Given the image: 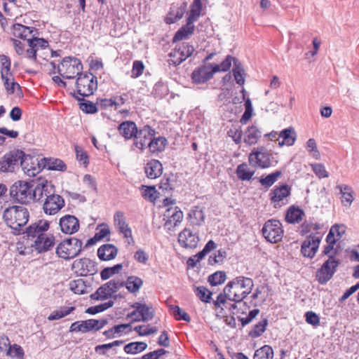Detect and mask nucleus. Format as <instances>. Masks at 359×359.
Segmentation results:
<instances>
[{
    "instance_id": "f257e3e1",
    "label": "nucleus",
    "mask_w": 359,
    "mask_h": 359,
    "mask_svg": "<svg viewBox=\"0 0 359 359\" xmlns=\"http://www.w3.org/2000/svg\"><path fill=\"white\" fill-rule=\"evenodd\" d=\"M254 282L252 278L239 276L226 284L223 292L228 297L229 300L242 302L252 292Z\"/></svg>"
},
{
    "instance_id": "f03ea898",
    "label": "nucleus",
    "mask_w": 359,
    "mask_h": 359,
    "mask_svg": "<svg viewBox=\"0 0 359 359\" xmlns=\"http://www.w3.org/2000/svg\"><path fill=\"white\" fill-rule=\"evenodd\" d=\"M3 217L7 226L13 229V233L20 235L29 221V213L25 207L13 205L4 210Z\"/></svg>"
},
{
    "instance_id": "7ed1b4c3",
    "label": "nucleus",
    "mask_w": 359,
    "mask_h": 359,
    "mask_svg": "<svg viewBox=\"0 0 359 359\" xmlns=\"http://www.w3.org/2000/svg\"><path fill=\"white\" fill-rule=\"evenodd\" d=\"M53 69L57 68V73L66 79H72L78 76L83 69V65L80 60L75 57H64L60 65H57L51 62Z\"/></svg>"
},
{
    "instance_id": "20e7f679",
    "label": "nucleus",
    "mask_w": 359,
    "mask_h": 359,
    "mask_svg": "<svg viewBox=\"0 0 359 359\" xmlns=\"http://www.w3.org/2000/svg\"><path fill=\"white\" fill-rule=\"evenodd\" d=\"M77 76L76 81L77 94L83 97L93 95L97 88V77L88 72H81Z\"/></svg>"
},
{
    "instance_id": "39448f33",
    "label": "nucleus",
    "mask_w": 359,
    "mask_h": 359,
    "mask_svg": "<svg viewBox=\"0 0 359 359\" xmlns=\"http://www.w3.org/2000/svg\"><path fill=\"white\" fill-rule=\"evenodd\" d=\"M82 242L76 238L65 239L56 248V254L64 259H73L81 251Z\"/></svg>"
},
{
    "instance_id": "423d86ee",
    "label": "nucleus",
    "mask_w": 359,
    "mask_h": 359,
    "mask_svg": "<svg viewBox=\"0 0 359 359\" xmlns=\"http://www.w3.org/2000/svg\"><path fill=\"white\" fill-rule=\"evenodd\" d=\"M32 182L18 180L10 188V195L13 201L21 204L31 203V188Z\"/></svg>"
},
{
    "instance_id": "0eeeda50",
    "label": "nucleus",
    "mask_w": 359,
    "mask_h": 359,
    "mask_svg": "<svg viewBox=\"0 0 359 359\" xmlns=\"http://www.w3.org/2000/svg\"><path fill=\"white\" fill-rule=\"evenodd\" d=\"M272 159V154L264 147H255L248 157L251 165L262 169L271 167Z\"/></svg>"
},
{
    "instance_id": "6e6552de",
    "label": "nucleus",
    "mask_w": 359,
    "mask_h": 359,
    "mask_svg": "<svg viewBox=\"0 0 359 359\" xmlns=\"http://www.w3.org/2000/svg\"><path fill=\"white\" fill-rule=\"evenodd\" d=\"M262 232L266 240L271 243L280 241L284 233L281 222L274 219H269L264 223Z\"/></svg>"
},
{
    "instance_id": "1a4fd4ad",
    "label": "nucleus",
    "mask_w": 359,
    "mask_h": 359,
    "mask_svg": "<svg viewBox=\"0 0 359 359\" xmlns=\"http://www.w3.org/2000/svg\"><path fill=\"white\" fill-rule=\"evenodd\" d=\"M340 262L335 256H329L316 272V278L320 284L327 283L337 271Z\"/></svg>"
},
{
    "instance_id": "9d476101",
    "label": "nucleus",
    "mask_w": 359,
    "mask_h": 359,
    "mask_svg": "<svg viewBox=\"0 0 359 359\" xmlns=\"http://www.w3.org/2000/svg\"><path fill=\"white\" fill-rule=\"evenodd\" d=\"M108 323L107 319H88L86 320H80L73 323L70 327L69 332L82 333L88 332L90 331H98Z\"/></svg>"
},
{
    "instance_id": "9b49d317",
    "label": "nucleus",
    "mask_w": 359,
    "mask_h": 359,
    "mask_svg": "<svg viewBox=\"0 0 359 359\" xmlns=\"http://www.w3.org/2000/svg\"><path fill=\"white\" fill-rule=\"evenodd\" d=\"M24 152L20 150H13L6 153L0 159V170L1 172H13L15 168L21 165Z\"/></svg>"
},
{
    "instance_id": "f8f14e48",
    "label": "nucleus",
    "mask_w": 359,
    "mask_h": 359,
    "mask_svg": "<svg viewBox=\"0 0 359 359\" xmlns=\"http://www.w3.org/2000/svg\"><path fill=\"white\" fill-rule=\"evenodd\" d=\"M123 286L124 283L119 278L112 279L100 287L94 294H91V298L95 300L108 299L113 293L117 292Z\"/></svg>"
},
{
    "instance_id": "ddd939ff",
    "label": "nucleus",
    "mask_w": 359,
    "mask_h": 359,
    "mask_svg": "<svg viewBox=\"0 0 359 359\" xmlns=\"http://www.w3.org/2000/svg\"><path fill=\"white\" fill-rule=\"evenodd\" d=\"M290 194L291 187L286 184H283L278 187H275L270 193L271 201L273 204V207L275 208H278L282 205L287 204V198L290 195Z\"/></svg>"
},
{
    "instance_id": "4468645a",
    "label": "nucleus",
    "mask_w": 359,
    "mask_h": 359,
    "mask_svg": "<svg viewBox=\"0 0 359 359\" xmlns=\"http://www.w3.org/2000/svg\"><path fill=\"white\" fill-rule=\"evenodd\" d=\"M321 241V237L312 233L308 236L301 245V254L304 257L312 259L315 257Z\"/></svg>"
},
{
    "instance_id": "2eb2a0df",
    "label": "nucleus",
    "mask_w": 359,
    "mask_h": 359,
    "mask_svg": "<svg viewBox=\"0 0 359 359\" xmlns=\"http://www.w3.org/2000/svg\"><path fill=\"white\" fill-rule=\"evenodd\" d=\"M64 206L65 201L62 197L52 192L46 198L43 205V210L46 215H53L57 213Z\"/></svg>"
},
{
    "instance_id": "dca6fc26",
    "label": "nucleus",
    "mask_w": 359,
    "mask_h": 359,
    "mask_svg": "<svg viewBox=\"0 0 359 359\" xmlns=\"http://www.w3.org/2000/svg\"><path fill=\"white\" fill-rule=\"evenodd\" d=\"M32 182L31 188V202L39 201L43 197L47 198L48 195L54 192L53 186L47 181L39 183Z\"/></svg>"
},
{
    "instance_id": "f3484780",
    "label": "nucleus",
    "mask_w": 359,
    "mask_h": 359,
    "mask_svg": "<svg viewBox=\"0 0 359 359\" xmlns=\"http://www.w3.org/2000/svg\"><path fill=\"white\" fill-rule=\"evenodd\" d=\"M50 223L47 220L41 219L30 224L24 230L22 229V233H25L28 238L36 239L42 237L48 230Z\"/></svg>"
},
{
    "instance_id": "a211bd4d",
    "label": "nucleus",
    "mask_w": 359,
    "mask_h": 359,
    "mask_svg": "<svg viewBox=\"0 0 359 359\" xmlns=\"http://www.w3.org/2000/svg\"><path fill=\"white\" fill-rule=\"evenodd\" d=\"M72 269L82 276L93 275L97 271L95 262L88 258L75 260L72 264Z\"/></svg>"
},
{
    "instance_id": "6ab92c4d",
    "label": "nucleus",
    "mask_w": 359,
    "mask_h": 359,
    "mask_svg": "<svg viewBox=\"0 0 359 359\" xmlns=\"http://www.w3.org/2000/svg\"><path fill=\"white\" fill-rule=\"evenodd\" d=\"M155 130L150 126H144L143 128L139 130V133L136 134L133 145L140 150H144L147 147L148 148V143L151 140L153 137L155 136Z\"/></svg>"
},
{
    "instance_id": "aec40b11",
    "label": "nucleus",
    "mask_w": 359,
    "mask_h": 359,
    "mask_svg": "<svg viewBox=\"0 0 359 359\" xmlns=\"http://www.w3.org/2000/svg\"><path fill=\"white\" fill-rule=\"evenodd\" d=\"M114 222L116 228H117L121 233L128 240L129 244L134 243L132 236V231L126 222L124 214L121 211H117L114 215Z\"/></svg>"
},
{
    "instance_id": "412c9836",
    "label": "nucleus",
    "mask_w": 359,
    "mask_h": 359,
    "mask_svg": "<svg viewBox=\"0 0 359 359\" xmlns=\"http://www.w3.org/2000/svg\"><path fill=\"white\" fill-rule=\"evenodd\" d=\"M215 74L212 65H202L195 69L191 74V79L196 83H203L212 78Z\"/></svg>"
},
{
    "instance_id": "4be33fe9",
    "label": "nucleus",
    "mask_w": 359,
    "mask_h": 359,
    "mask_svg": "<svg viewBox=\"0 0 359 359\" xmlns=\"http://www.w3.org/2000/svg\"><path fill=\"white\" fill-rule=\"evenodd\" d=\"M61 231L67 234H73L79 229V219L74 215H66L60 218L59 222Z\"/></svg>"
},
{
    "instance_id": "5701e85b",
    "label": "nucleus",
    "mask_w": 359,
    "mask_h": 359,
    "mask_svg": "<svg viewBox=\"0 0 359 359\" xmlns=\"http://www.w3.org/2000/svg\"><path fill=\"white\" fill-rule=\"evenodd\" d=\"M21 167L24 172L29 177L35 176L41 170L38 160L25 154L21 161Z\"/></svg>"
},
{
    "instance_id": "b1692460",
    "label": "nucleus",
    "mask_w": 359,
    "mask_h": 359,
    "mask_svg": "<svg viewBox=\"0 0 359 359\" xmlns=\"http://www.w3.org/2000/svg\"><path fill=\"white\" fill-rule=\"evenodd\" d=\"M55 245V238L53 235L44 233L42 237L36 238L32 247L39 253L50 250Z\"/></svg>"
},
{
    "instance_id": "393cba45",
    "label": "nucleus",
    "mask_w": 359,
    "mask_h": 359,
    "mask_svg": "<svg viewBox=\"0 0 359 359\" xmlns=\"http://www.w3.org/2000/svg\"><path fill=\"white\" fill-rule=\"evenodd\" d=\"M131 318L135 321H148L154 316V310L145 304H138L136 309L130 313Z\"/></svg>"
},
{
    "instance_id": "a878e982",
    "label": "nucleus",
    "mask_w": 359,
    "mask_h": 359,
    "mask_svg": "<svg viewBox=\"0 0 359 359\" xmlns=\"http://www.w3.org/2000/svg\"><path fill=\"white\" fill-rule=\"evenodd\" d=\"M199 242V237L197 233L184 229L181 231V245L184 248L194 249Z\"/></svg>"
},
{
    "instance_id": "bb28decb",
    "label": "nucleus",
    "mask_w": 359,
    "mask_h": 359,
    "mask_svg": "<svg viewBox=\"0 0 359 359\" xmlns=\"http://www.w3.org/2000/svg\"><path fill=\"white\" fill-rule=\"evenodd\" d=\"M29 48L27 50L28 57L32 60L36 59V52L39 48H46L48 46V42L41 38L32 37L27 41Z\"/></svg>"
},
{
    "instance_id": "cd10ccee",
    "label": "nucleus",
    "mask_w": 359,
    "mask_h": 359,
    "mask_svg": "<svg viewBox=\"0 0 359 359\" xmlns=\"http://www.w3.org/2000/svg\"><path fill=\"white\" fill-rule=\"evenodd\" d=\"M297 139V134L294 129L292 127L283 129L278 135V145L283 147L292 146Z\"/></svg>"
},
{
    "instance_id": "c85d7f7f",
    "label": "nucleus",
    "mask_w": 359,
    "mask_h": 359,
    "mask_svg": "<svg viewBox=\"0 0 359 359\" xmlns=\"http://www.w3.org/2000/svg\"><path fill=\"white\" fill-rule=\"evenodd\" d=\"M144 170L147 177L156 179L161 175L163 166L159 161L151 160L146 164Z\"/></svg>"
},
{
    "instance_id": "c756f323",
    "label": "nucleus",
    "mask_w": 359,
    "mask_h": 359,
    "mask_svg": "<svg viewBox=\"0 0 359 359\" xmlns=\"http://www.w3.org/2000/svg\"><path fill=\"white\" fill-rule=\"evenodd\" d=\"M118 249L112 244H105L97 250L98 257L103 261L111 260L116 257Z\"/></svg>"
},
{
    "instance_id": "7c9ffc66",
    "label": "nucleus",
    "mask_w": 359,
    "mask_h": 359,
    "mask_svg": "<svg viewBox=\"0 0 359 359\" xmlns=\"http://www.w3.org/2000/svg\"><path fill=\"white\" fill-rule=\"evenodd\" d=\"M262 131L255 125L248 126L244 133V142L248 145L255 144L262 137Z\"/></svg>"
},
{
    "instance_id": "2f4dec72",
    "label": "nucleus",
    "mask_w": 359,
    "mask_h": 359,
    "mask_svg": "<svg viewBox=\"0 0 359 359\" xmlns=\"http://www.w3.org/2000/svg\"><path fill=\"white\" fill-rule=\"evenodd\" d=\"M236 303L237 302H235L233 301L229 300L228 297L226 296L224 292H223V294H219L217 296V300L214 301V305L215 306V307H221L222 309H229L230 313L233 315L236 313L234 310L237 309Z\"/></svg>"
},
{
    "instance_id": "473e14b6",
    "label": "nucleus",
    "mask_w": 359,
    "mask_h": 359,
    "mask_svg": "<svg viewBox=\"0 0 359 359\" xmlns=\"http://www.w3.org/2000/svg\"><path fill=\"white\" fill-rule=\"evenodd\" d=\"M304 216V212L299 207L290 206L285 215V221L289 224L299 223Z\"/></svg>"
},
{
    "instance_id": "72a5a7b5",
    "label": "nucleus",
    "mask_w": 359,
    "mask_h": 359,
    "mask_svg": "<svg viewBox=\"0 0 359 359\" xmlns=\"http://www.w3.org/2000/svg\"><path fill=\"white\" fill-rule=\"evenodd\" d=\"M120 133L126 138H135L136 134L139 133L135 123L133 121H125L118 126Z\"/></svg>"
},
{
    "instance_id": "f704fd0d",
    "label": "nucleus",
    "mask_w": 359,
    "mask_h": 359,
    "mask_svg": "<svg viewBox=\"0 0 359 359\" xmlns=\"http://www.w3.org/2000/svg\"><path fill=\"white\" fill-rule=\"evenodd\" d=\"M33 29L29 27H26L21 24H14L13 25V34L14 36L20 38L24 40L29 39L32 36Z\"/></svg>"
},
{
    "instance_id": "c9c22d12",
    "label": "nucleus",
    "mask_w": 359,
    "mask_h": 359,
    "mask_svg": "<svg viewBox=\"0 0 359 359\" xmlns=\"http://www.w3.org/2000/svg\"><path fill=\"white\" fill-rule=\"evenodd\" d=\"M189 221L194 225H200L205 219V214L198 206L192 208L188 214Z\"/></svg>"
},
{
    "instance_id": "e433bc0d",
    "label": "nucleus",
    "mask_w": 359,
    "mask_h": 359,
    "mask_svg": "<svg viewBox=\"0 0 359 359\" xmlns=\"http://www.w3.org/2000/svg\"><path fill=\"white\" fill-rule=\"evenodd\" d=\"M166 144L167 140L165 137L154 136L148 143V149L151 153H158L165 149Z\"/></svg>"
},
{
    "instance_id": "4c0bfd02",
    "label": "nucleus",
    "mask_w": 359,
    "mask_h": 359,
    "mask_svg": "<svg viewBox=\"0 0 359 359\" xmlns=\"http://www.w3.org/2000/svg\"><path fill=\"white\" fill-rule=\"evenodd\" d=\"M165 215L168 217V219L165 223V228L168 231L174 230L175 227L177 226V222L180 221V216L177 215V211H172V208H168Z\"/></svg>"
},
{
    "instance_id": "58836bf2",
    "label": "nucleus",
    "mask_w": 359,
    "mask_h": 359,
    "mask_svg": "<svg viewBox=\"0 0 359 359\" xmlns=\"http://www.w3.org/2000/svg\"><path fill=\"white\" fill-rule=\"evenodd\" d=\"M236 173L238 179L242 181L250 180L255 174L254 170H250L246 163H243L238 165Z\"/></svg>"
},
{
    "instance_id": "ea45409f",
    "label": "nucleus",
    "mask_w": 359,
    "mask_h": 359,
    "mask_svg": "<svg viewBox=\"0 0 359 359\" xmlns=\"http://www.w3.org/2000/svg\"><path fill=\"white\" fill-rule=\"evenodd\" d=\"M45 163L43 166L48 170L63 171L66 170V165L65 163L57 158H43Z\"/></svg>"
},
{
    "instance_id": "a19ab883",
    "label": "nucleus",
    "mask_w": 359,
    "mask_h": 359,
    "mask_svg": "<svg viewBox=\"0 0 359 359\" xmlns=\"http://www.w3.org/2000/svg\"><path fill=\"white\" fill-rule=\"evenodd\" d=\"M337 189L341 194V203L344 205H350L353 201L351 188L348 185H339Z\"/></svg>"
},
{
    "instance_id": "79ce46f5",
    "label": "nucleus",
    "mask_w": 359,
    "mask_h": 359,
    "mask_svg": "<svg viewBox=\"0 0 359 359\" xmlns=\"http://www.w3.org/2000/svg\"><path fill=\"white\" fill-rule=\"evenodd\" d=\"M125 285L129 292L137 293L142 286L143 281L139 277L130 276L128 278Z\"/></svg>"
},
{
    "instance_id": "37998d69",
    "label": "nucleus",
    "mask_w": 359,
    "mask_h": 359,
    "mask_svg": "<svg viewBox=\"0 0 359 359\" xmlns=\"http://www.w3.org/2000/svg\"><path fill=\"white\" fill-rule=\"evenodd\" d=\"M1 79L8 94H13L21 90L20 85L15 82L13 74H8L6 78L1 77Z\"/></svg>"
},
{
    "instance_id": "c03bdc74",
    "label": "nucleus",
    "mask_w": 359,
    "mask_h": 359,
    "mask_svg": "<svg viewBox=\"0 0 359 359\" xmlns=\"http://www.w3.org/2000/svg\"><path fill=\"white\" fill-rule=\"evenodd\" d=\"M273 350L269 345H264L255 351L253 359H273Z\"/></svg>"
},
{
    "instance_id": "a18cd8bd",
    "label": "nucleus",
    "mask_w": 359,
    "mask_h": 359,
    "mask_svg": "<svg viewBox=\"0 0 359 359\" xmlns=\"http://www.w3.org/2000/svg\"><path fill=\"white\" fill-rule=\"evenodd\" d=\"M244 72L245 70L243 68V66L239 60H235L234 66L233 68V74L236 83L240 86L243 85L245 83Z\"/></svg>"
},
{
    "instance_id": "49530a36",
    "label": "nucleus",
    "mask_w": 359,
    "mask_h": 359,
    "mask_svg": "<svg viewBox=\"0 0 359 359\" xmlns=\"http://www.w3.org/2000/svg\"><path fill=\"white\" fill-rule=\"evenodd\" d=\"M74 309H75V307H74V306H71V307L62 306L59 309L53 311L50 314V316L48 317V320L50 321H53V320L61 319L63 317L68 316L73 311H74Z\"/></svg>"
},
{
    "instance_id": "de8ad7c7",
    "label": "nucleus",
    "mask_w": 359,
    "mask_h": 359,
    "mask_svg": "<svg viewBox=\"0 0 359 359\" xmlns=\"http://www.w3.org/2000/svg\"><path fill=\"white\" fill-rule=\"evenodd\" d=\"M147 344L142 341L131 342L124 346V351L128 354H136L144 351Z\"/></svg>"
},
{
    "instance_id": "09e8293b",
    "label": "nucleus",
    "mask_w": 359,
    "mask_h": 359,
    "mask_svg": "<svg viewBox=\"0 0 359 359\" xmlns=\"http://www.w3.org/2000/svg\"><path fill=\"white\" fill-rule=\"evenodd\" d=\"M267 325L268 320L266 318H264L262 320L257 323L249 332V337L252 338L260 337L265 332Z\"/></svg>"
},
{
    "instance_id": "8fccbe9b",
    "label": "nucleus",
    "mask_w": 359,
    "mask_h": 359,
    "mask_svg": "<svg viewBox=\"0 0 359 359\" xmlns=\"http://www.w3.org/2000/svg\"><path fill=\"white\" fill-rule=\"evenodd\" d=\"M281 175L282 172L280 170H276L269 174L265 177H261L259 179V183L265 188H269L277 181L278 178Z\"/></svg>"
},
{
    "instance_id": "3c124183",
    "label": "nucleus",
    "mask_w": 359,
    "mask_h": 359,
    "mask_svg": "<svg viewBox=\"0 0 359 359\" xmlns=\"http://www.w3.org/2000/svg\"><path fill=\"white\" fill-rule=\"evenodd\" d=\"M235 60H238L236 57H232L231 55H227L224 61H222L219 65L211 64L212 65L215 73L217 72H226L228 71L231 67L232 62H234Z\"/></svg>"
},
{
    "instance_id": "603ef678",
    "label": "nucleus",
    "mask_w": 359,
    "mask_h": 359,
    "mask_svg": "<svg viewBox=\"0 0 359 359\" xmlns=\"http://www.w3.org/2000/svg\"><path fill=\"white\" fill-rule=\"evenodd\" d=\"M194 292L199 298V299L205 303L210 302L212 299V292L208 290L204 286L196 287L194 290Z\"/></svg>"
},
{
    "instance_id": "864d4df0",
    "label": "nucleus",
    "mask_w": 359,
    "mask_h": 359,
    "mask_svg": "<svg viewBox=\"0 0 359 359\" xmlns=\"http://www.w3.org/2000/svg\"><path fill=\"white\" fill-rule=\"evenodd\" d=\"M1 77L6 78L11 72V62L10 58L5 55H0Z\"/></svg>"
},
{
    "instance_id": "5fc2aeb1",
    "label": "nucleus",
    "mask_w": 359,
    "mask_h": 359,
    "mask_svg": "<svg viewBox=\"0 0 359 359\" xmlns=\"http://www.w3.org/2000/svg\"><path fill=\"white\" fill-rule=\"evenodd\" d=\"M226 279V273L222 271H218L209 276L208 280L212 286H216L224 283Z\"/></svg>"
},
{
    "instance_id": "6e6d98bb",
    "label": "nucleus",
    "mask_w": 359,
    "mask_h": 359,
    "mask_svg": "<svg viewBox=\"0 0 359 359\" xmlns=\"http://www.w3.org/2000/svg\"><path fill=\"white\" fill-rule=\"evenodd\" d=\"M142 197L152 203H154L157 196V191L154 187H147L142 185L141 187Z\"/></svg>"
},
{
    "instance_id": "4d7b16f0",
    "label": "nucleus",
    "mask_w": 359,
    "mask_h": 359,
    "mask_svg": "<svg viewBox=\"0 0 359 359\" xmlns=\"http://www.w3.org/2000/svg\"><path fill=\"white\" fill-rule=\"evenodd\" d=\"M194 22L187 19L186 24L181 27V40L187 39L194 34L195 30Z\"/></svg>"
},
{
    "instance_id": "13d9d810",
    "label": "nucleus",
    "mask_w": 359,
    "mask_h": 359,
    "mask_svg": "<svg viewBox=\"0 0 359 359\" xmlns=\"http://www.w3.org/2000/svg\"><path fill=\"white\" fill-rule=\"evenodd\" d=\"M226 257V252L223 249H220L217 250V252L215 253L213 255H210L208 257V262L209 265L214 266L217 264L223 263Z\"/></svg>"
},
{
    "instance_id": "bf43d9fd",
    "label": "nucleus",
    "mask_w": 359,
    "mask_h": 359,
    "mask_svg": "<svg viewBox=\"0 0 359 359\" xmlns=\"http://www.w3.org/2000/svg\"><path fill=\"white\" fill-rule=\"evenodd\" d=\"M114 304V301L110 300L108 301L107 302L101 304L100 305L90 306L86 309V313L94 315L100 312H102L107 310V309L113 306Z\"/></svg>"
},
{
    "instance_id": "052dcab7",
    "label": "nucleus",
    "mask_w": 359,
    "mask_h": 359,
    "mask_svg": "<svg viewBox=\"0 0 359 359\" xmlns=\"http://www.w3.org/2000/svg\"><path fill=\"white\" fill-rule=\"evenodd\" d=\"M70 289L75 294H82L86 291V285L85 282L82 279L79 278L70 283Z\"/></svg>"
},
{
    "instance_id": "680f3d73",
    "label": "nucleus",
    "mask_w": 359,
    "mask_h": 359,
    "mask_svg": "<svg viewBox=\"0 0 359 359\" xmlns=\"http://www.w3.org/2000/svg\"><path fill=\"white\" fill-rule=\"evenodd\" d=\"M7 354L12 358L24 359L25 353L23 348L20 345L15 344L8 347Z\"/></svg>"
},
{
    "instance_id": "e2e57ef3",
    "label": "nucleus",
    "mask_w": 359,
    "mask_h": 359,
    "mask_svg": "<svg viewBox=\"0 0 359 359\" xmlns=\"http://www.w3.org/2000/svg\"><path fill=\"white\" fill-rule=\"evenodd\" d=\"M123 268L121 264H118L114 265L112 267H108L104 269L100 273L101 278L103 280H107L109 278L114 274H116L119 272V271Z\"/></svg>"
},
{
    "instance_id": "0e129e2a",
    "label": "nucleus",
    "mask_w": 359,
    "mask_h": 359,
    "mask_svg": "<svg viewBox=\"0 0 359 359\" xmlns=\"http://www.w3.org/2000/svg\"><path fill=\"white\" fill-rule=\"evenodd\" d=\"M217 248V244L213 241L212 240H210L205 245L203 249L200 251L198 253H197L196 255H194L196 257V261H200L204 257L211 252L212 250H215Z\"/></svg>"
},
{
    "instance_id": "69168bd1",
    "label": "nucleus",
    "mask_w": 359,
    "mask_h": 359,
    "mask_svg": "<svg viewBox=\"0 0 359 359\" xmlns=\"http://www.w3.org/2000/svg\"><path fill=\"white\" fill-rule=\"evenodd\" d=\"M134 330L141 336L154 334L158 330L156 327H152L149 325H139L135 327Z\"/></svg>"
},
{
    "instance_id": "338daca9",
    "label": "nucleus",
    "mask_w": 359,
    "mask_h": 359,
    "mask_svg": "<svg viewBox=\"0 0 359 359\" xmlns=\"http://www.w3.org/2000/svg\"><path fill=\"white\" fill-rule=\"evenodd\" d=\"M144 69V65L142 61L135 60L133 64L132 75L133 78H137L141 76Z\"/></svg>"
},
{
    "instance_id": "774afa93",
    "label": "nucleus",
    "mask_w": 359,
    "mask_h": 359,
    "mask_svg": "<svg viewBox=\"0 0 359 359\" xmlns=\"http://www.w3.org/2000/svg\"><path fill=\"white\" fill-rule=\"evenodd\" d=\"M312 170L313 172L318 176L319 178H325L328 177L329 175L327 170H325V166L321 163H315L312 164Z\"/></svg>"
}]
</instances>
